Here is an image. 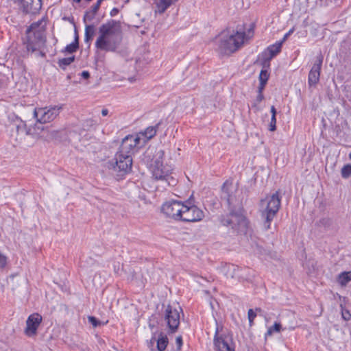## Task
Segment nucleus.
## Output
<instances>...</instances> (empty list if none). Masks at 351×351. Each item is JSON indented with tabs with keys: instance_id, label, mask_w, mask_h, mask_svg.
<instances>
[{
	"instance_id": "7c9ffc66",
	"label": "nucleus",
	"mask_w": 351,
	"mask_h": 351,
	"mask_svg": "<svg viewBox=\"0 0 351 351\" xmlns=\"http://www.w3.org/2000/svg\"><path fill=\"white\" fill-rule=\"evenodd\" d=\"M247 316H248L250 325L252 326L253 324L254 319L256 316V313L252 309H249L248 312H247Z\"/></svg>"
},
{
	"instance_id": "e433bc0d",
	"label": "nucleus",
	"mask_w": 351,
	"mask_h": 351,
	"mask_svg": "<svg viewBox=\"0 0 351 351\" xmlns=\"http://www.w3.org/2000/svg\"><path fill=\"white\" fill-rule=\"evenodd\" d=\"M293 31H294V28H292L291 29H290V30H289V32H287V33L284 36V37H283L282 40L280 42H282V43L283 42H285V41L287 39V38H288V37H289V36H290V35L293 32Z\"/></svg>"
},
{
	"instance_id": "dca6fc26",
	"label": "nucleus",
	"mask_w": 351,
	"mask_h": 351,
	"mask_svg": "<svg viewBox=\"0 0 351 351\" xmlns=\"http://www.w3.org/2000/svg\"><path fill=\"white\" fill-rule=\"evenodd\" d=\"M21 8L25 13L35 14L42 6L41 0H20Z\"/></svg>"
},
{
	"instance_id": "c9c22d12",
	"label": "nucleus",
	"mask_w": 351,
	"mask_h": 351,
	"mask_svg": "<svg viewBox=\"0 0 351 351\" xmlns=\"http://www.w3.org/2000/svg\"><path fill=\"white\" fill-rule=\"evenodd\" d=\"M271 328H273V331L280 332V330L281 329V325H280V324L276 322L274 324V326H271Z\"/></svg>"
},
{
	"instance_id": "bb28decb",
	"label": "nucleus",
	"mask_w": 351,
	"mask_h": 351,
	"mask_svg": "<svg viewBox=\"0 0 351 351\" xmlns=\"http://www.w3.org/2000/svg\"><path fill=\"white\" fill-rule=\"evenodd\" d=\"M341 173L343 178H348L351 176V165H344L341 169Z\"/></svg>"
},
{
	"instance_id": "09e8293b",
	"label": "nucleus",
	"mask_w": 351,
	"mask_h": 351,
	"mask_svg": "<svg viewBox=\"0 0 351 351\" xmlns=\"http://www.w3.org/2000/svg\"><path fill=\"white\" fill-rule=\"evenodd\" d=\"M102 1H103L102 0H97V3L95 4L100 7Z\"/></svg>"
},
{
	"instance_id": "f3484780",
	"label": "nucleus",
	"mask_w": 351,
	"mask_h": 351,
	"mask_svg": "<svg viewBox=\"0 0 351 351\" xmlns=\"http://www.w3.org/2000/svg\"><path fill=\"white\" fill-rule=\"evenodd\" d=\"M234 188L232 183L228 182H224L221 187V198L226 200L229 206L234 203Z\"/></svg>"
},
{
	"instance_id": "473e14b6",
	"label": "nucleus",
	"mask_w": 351,
	"mask_h": 351,
	"mask_svg": "<svg viewBox=\"0 0 351 351\" xmlns=\"http://www.w3.org/2000/svg\"><path fill=\"white\" fill-rule=\"evenodd\" d=\"M88 322L94 326L97 327L101 324V322L97 320L95 317L93 316H88Z\"/></svg>"
},
{
	"instance_id": "b1692460",
	"label": "nucleus",
	"mask_w": 351,
	"mask_h": 351,
	"mask_svg": "<svg viewBox=\"0 0 351 351\" xmlns=\"http://www.w3.org/2000/svg\"><path fill=\"white\" fill-rule=\"evenodd\" d=\"M281 47L282 42L280 41L268 47L267 49L270 53V58H273L280 51Z\"/></svg>"
},
{
	"instance_id": "6ab92c4d",
	"label": "nucleus",
	"mask_w": 351,
	"mask_h": 351,
	"mask_svg": "<svg viewBox=\"0 0 351 351\" xmlns=\"http://www.w3.org/2000/svg\"><path fill=\"white\" fill-rule=\"evenodd\" d=\"M158 126V124L155 126L148 127L144 132L138 133L137 135H139L141 138V142L145 141V144L147 141L153 138L156 134Z\"/></svg>"
},
{
	"instance_id": "4be33fe9",
	"label": "nucleus",
	"mask_w": 351,
	"mask_h": 351,
	"mask_svg": "<svg viewBox=\"0 0 351 351\" xmlns=\"http://www.w3.org/2000/svg\"><path fill=\"white\" fill-rule=\"evenodd\" d=\"M351 280V271H343L338 276V281L341 286H346Z\"/></svg>"
},
{
	"instance_id": "cd10ccee",
	"label": "nucleus",
	"mask_w": 351,
	"mask_h": 351,
	"mask_svg": "<svg viewBox=\"0 0 351 351\" xmlns=\"http://www.w3.org/2000/svg\"><path fill=\"white\" fill-rule=\"evenodd\" d=\"M78 47H79V43L77 41V40H74L73 43L68 45L65 47V51H67L69 53L75 52L78 49Z\"/></svg>"
},
{
	"instance_id": "864d4df0",
	"label": "nucleus",
	"mask_w": 351,
	"mask_h": 351,
	"mask_svg": "<svg viewBox=\"0 0 351 351\" xmlns=\"http://www.w3.org/2000/svg\"><path fill=\"white\" fill-rule=\"evenodd\" d=\"M149 153H150V154H152V150H149V149L148 151H147L146 154H149Z\"/></svg>"
},
{
	"instance_id": "a211bd4d",
	"label": "nucleus",
	"mask_w": 351,
	"mask_h": 351,
	"mask_svg": "<svg viewBox=\"0 0 351 351\" xmlns=\"http://www.w3.org/2000/svg\"><path fill=\"white\" fill-rule=\"evenodd\" d=\"M219 328L218 326L215 330V335L214 337V345L218 351H234L228 343L221 337H218Z\"/></svg>"
},
{
	"instance_id": "c85d7f7f",
	"label": "nucleus",
	"mask_w": 351,
	"mask_h": 351,
	"mask_svg": "<svg viewBox=\"0 0 351 351\" xmlns=\"http://www.w3.org/2000/svg\"><path fill=\"white\" fill-rule=\"evenodd\" d=\"M269 74L266 70H261L259 75L260 82H267L268 80Z\"/></svg>"
},
{
	"instance_id": "de8ad7c7",
	"label": "nucleus",
	"mask_w": 351,
	"mask_h": 351,
	"mask_svg": "<svg viewBox=\"0 0 351 351\" xmlns=\"http://www.w3.org/2000/svg\"><path fill=\"white\" fill-rule=\"evenodd\" d=\"M155 341H156V338H155V337L154 336V337L152 338V339L150 340V344H151V345H153V344L154 343Z\"/></svg>"
},
{
	"instance_id": "ea45409f",
	"label": "nucleus",
	"mask_w": 351,
	"mask_h": 351,
	"mask_svg": "<svg viewBox=\"0 0 351 351\" xmlns=\"http://www.w3.org/2000/svg\"><path fill=\"white\" fill-rule=\"evenodd\" d=\"M264 99V96L263 93L258 92V95L256 97V101L260 103Z\"/></svg>"
},
{
	"instance_id": "9b49d317",
	"label": "nucleus",
	"mask_w": 351,
	"mask_h": 351,
	"mask_svg": "<svg viewBox=\"0 0 351 351\" xmlns=\"http://www.w3.org/2000/svg\"><path fill=\"white\" fill-rule=\"evenodd\" d=\"M184 204V202L178 200L168 201L162 204L161 211L167 217L182 221Z\"/></svg>"
},
{
	"instance_id": "8fccbe9b",
	"label": "nucleus",
	"mask_w": 351,
	"mask_h": 351,
	"mask_svg": "<svg viewBox=\"0 0 351 351\" xmlns=\"http://www.w3.org/2000/svg\"><path fill=\"white\" fill-rule=\"evenodd\" d=\"M73 1H75V2H77V3H80L81 1V0H73ZM85 1H87V2H90L92 0H85Z\"/></svg>"
},
{
	"instance_id": "79ce46f5",
	"label": "nucleus",
	"mask_w": 351,
	"mask_h": 351,
	"mask_svg": "<svg viewBox=\"0 0 351 351\" xmlns=\"http://www.w3.org/2000/svg\"><path fill=\"white\" fill-rule=\"evenodd\" d=\"M119 13V9L117 8H114L111 11H110V16H116L117 14Z\"/></svg>"
},
{
	"instance_id": "393cba45",
	"label": "nucleus",
	"mask_w": 351,
	"mask_h": 351,
	"mask_svg": "<svg viewBox=\"0 0 351 351\" xmlns=\"http://www.w3.org/2000/svg\"><path fill=\"white\" fill-rule=\"evenodd\" d=\"M74 60H75L74 56H70L68 58H64L62 59H59L58 62V64L60 68L65 69L66 66L71 64L74 61Z\"/></svg>"
},
{
	"instance_id": "1a4fd4ad",
	"label": "nucleus",
	"mask_w": 351,
	"mask_h": 351,
	"mask_svg": "<svg viewBox=\"0 0 351 351\" xmlns=\"http://www.w3.org/2000/svg\"><path fill=\"white\" fill-rule=\"evenodd\" d=\"M62 109V106L36 108L34 111V117L40 123L51 122L59 115Z\"/></svg>"
},
{
	"instance_id": "5fc2aeb1",
	"label": "nucleus",
	"mask_w": 351,
	"mask_h": 351,
	"mask_svg": "<svg viewBox=\"0 0 351 351\" xmlns=\"http://www.w3.org/2000/svg\"><path fill=\"white\" fill-rule=\"evenodd\" d=\"M349 158L351 160V152L349 154Z\"/></svg>"
},
{
	"instance_id": "ddd939ff",
	"label": "nucleus",
	"mask_w": 351,
	"mask_h": 351,
	"mask_svg": "<svg viewBox=\"0 0 351 351\" xmlns=\"http://www.w3.org/2000/svg\"><path fill=\"white\" fill-rule=\"evenodd\" d=\"M14 127L16 132V140L19 143L27 144L28 139L30 137L35 138L38 136V134L32 132V129H27L25 123L22 120L14 124Z\"/></svg>"
},
{
	"instance_id": "7ed1b4c3",
	"label": "nucleus",
	"mask_w": 351,
	"mask_h": 351,
	"mask_svg": "<svg viewBox=\"0 0 351 351\" xmlns=\"http://www.w3.org/2000/svg\"><path fill=\"white\" fill-rule=\"evenodd\" d=\"M280 202L278 191L272 195H267L260 200L258 210L263 221L264 228L266 230L270 228L271 223L280 208Z\"/></svg>"
},
{
	"instance_id": "39448f33",
	"label": "nucleus",
	"mask_w": 351,
	"mask_h": 351,
	"mask_svg": "<svg viewBox=\"0 0 351 351\" xmlns=\"http://www.w3.org/2000/svg\"><path fill=\"white\" fill-rule=\"evenodd\" d=\"M43 21L33 23L26 31L27 49L34 51L45 42L44 27H40Z\"/></svg>"
},
{
	"instance_id": "aec40b11",
	"label": "nucleus",
	"mask_w": 351,
	"mask_h": 351,
	"mask_svg": "<svg viewBox=\"0 0 351 351\" xmlns=\"http://www.w3.org/2000/svg\"><path fill=\"white\" fill-rule=\"evenodd\" d=\"M24 282L25 279L23 277H20L18 274L10 275L8 279V283L12 290H15L19 288L21 284L24 283Z\"/></svg>"
},
{
	"instance_id": "5701e85b",
	"label": "nucleus",
	"mask_w": 351,
	"mask_h": 351,
	"mask_svg": "<svg viewBox=\"0 0 351 351\" xmlns=\"http://www.w3.org/2000/svg\"><path fill=\"white\" fill-rule=\"evenodd\" d=\"M168 345V338L167 336L160 333V337L157 339V348L159 351H164Z\"/></svg>"
},
{
	"instance_id": "4468645a",
	"label": "nucleus",
	"mask_w": 351,
	"mask_h": 351,
	"mask_svg": "<svg viewBox=\"0 0 351 351\" xmlns=\"http://www.w3.org/2000/svg\"><path fill=\"white\" fill-rule=\"evenodd\" d=\"M43 320L42 316L38 313L30 315L26 321V327L24 332L27 337H34L37 335V330Z\"/></svg>"
},
{
	"instance_id": "f704fd0d",
	"label": "nucleus",
	"mask_w": 351,
	"mask_h": 351,
	"mask_svg": "<svg viewBox=\"0 0 351 351\" xmlns=\"http://www.w3.org/2000/svg\"><path fill=\"white\" fill-rule=\"evenodd\" d=\"M342 317L344 320L348 321L351 319V314L348 310L342 311Z\"/></svg>"
},
{
	"instance_id": "0eeeda50",
	"label": "nucleus",
	"mask_w": 351,
	"mask_h": 351,
	"mask_svg": "<svg viewBox=\"0 0 351 351\" xmlns=\"http://www.w3.org/2000/svg\"><path fill=\"white\" fill-rule=\"evenodd\" d=\"M145 145V141L141 142L139 135H128L121 141L117 152L132 158L137 149Z\"/></svg>"
},
{
	"instance_id": "2f4dec72",
	"label": "nucleus",
	"mask_w": 351,
	"mask_h": 351,
	"mask_svg": "<svg viewBox=\"0 0 351 351\" xmlns=\"http://www.w3.org/2000/svg\"><path fill=\"white\" fill-rule=\"evenodd\" d=\"M7 265V257L0 252V269H3Z\"/></svg>"
},
{
	"instance_id": "6e6552de",
	"label": "nucleus",
	"mask_w": 351,
	"mask_h": 351,
	"mask_svg": "<svg viewBox=\"0 0 351 351\" xmlns=\"http://www.w3.org/2000/svg\"><path fill=\"white\" fill-rule=\"evenodd\" d=\"M110 168L123 176L130 172L132 166V158L117 152L114 158L109 162Z\"/></svg>"
},
{
	"instance_id": "f257e3e1",
	"label": "nucleus",
	"mask_w": 351,
	"mask_h": 351,
	"mask_svg": "<svg viewBox=\"0 0 351 351\" xmlns=\"http://www.w3.org/2000/svg\"><path fill=\"white\" fill-rule=\"evenodd\" d=\"M122 40L123 31L121 22L110 20L99 27L95 47L106 52H115Z\"/></svg>"
},
{
	"instance_id": "72a5a7b5",
	"label": "nucleus",
	"mask_w": 351,
	"mask_h": 351,
	"mask_svg": "<svg viewBox=\"0 0 351 351\" xmlns=\"http://www.w3.org/2000/svg\"><path fill=\"white\" fill-rule=\"evenodd\" d=\"M276 118L274 117V116H271V121L269 124V130L270 131H275L276 129Z\"/></svg>"
},
{
	"instance_id": "c03bdc74",
	"label": "nucleus",
	"mask_w": 351,
	"mask_h": 351,
	"mask_svg": "<svg viewBox=\"0 0 351 351\" xmlns=\"http://www.w3.org/2000/svg\"><path fill=\"white\" fill-rule=\"evenodd\" d=\"M271 116H274V117H276V108H275V107L274 106H272L271 107Z\"/></svg>"
},
{
	"instance_id": "f03ea898",
	"label": "nucleus",
	"mask_w": 351,
	"mask_h": 351,
	"mask_svg": "<svg viewBox=\"0 0 351 351\" xmlns=\"http://www.w3.org/2000/svg\"><path fill=\"white\" fill-rule=\"evenodd\" d=\"M164 151L159 149L155 152V155L151 164V171L153 178L160 182V186L165 190L167 186H173L177 184L178 179L173 169L168 165H164Z\"/></svg>"
},
{
	"instance_id": "6e6d98bb",
	"label": "nucleus",
	"mask_w": 351,
	"mask_h": 351,
	"mask_svg": "<svg viewBox=\"0 0 351 351\" xmlns=\"http://www.w3.org/2000/svg\"><path fill=\"white\" fill-rule=\"evenodd\" d=\"M149 327L152 328L154 327V326L152 324H149Z\"/></svg>"
},
{
	"instance_id": "58836bf2",
	"label": "nucleus",
	"mask_w": 351,
	"mask_h": 351,
	"mask_svg": "<svg viewBox=\"0 0 351 351\" xmlns=\"http://www.w3.org/2000/svg\"><path fill=\"white\" fill-rule=\"evenodd\" d=\"M176 341V344H177L178 348H180L182 345V337L181 336L177 337Z\"/></svg>"
},
{
	"instance_id": "20e7f679",
	"label": "nucleus",
	"mask_w": 351,
	"mask_h": 351,
	"mask_svg": "<svg viewBox=\"0 0 351 351\" xmlns=\"http://www.w3.org/2000/svg\"><path fill=\"white\" fill-rule=\"evenodd\" d=\"M245 39L244 32L223 31L217 38L219 50L221 53H232L243 45Z\"/></svg>"
},
{
	"instance_id": "4c0bfd02",
	"label": "nucleus",
	"mask_w": 351,
	"mask_h": 351,
	"mask_svg": "<svg viewBox=\"0 0 351 351\" xmlns=\"http://www.w3.org/2000/svg\"><path fill=\"white\" fill-rule=\"evenodd\" d=\"M99 9V6L95 4L93 7H92V10H91V12H92V16H94L96 13L97 12L98 10Z\"/></svg>"
},
{
	"instance_id": "37998d69",
	"label": "nucleus",
	"mask_w": 351,
	"mask_h": 351,
	"mask_svg": "<svg viewBox=\"0 0 351 351\" xmlns=\"http://www.w3.org/2000/svg\"><path fill=\"white\" fill-rule=\"evenodd\" d=\"M266 83L267 82H260V84L258 86V92L263 93V90L264 89Z\"/></svg>"
},
{
	"instance_id": "423d86ee",
	"label": "nucleus",
	"mask_w": 351,
	"mask_h": 351,
	"mask_svg": "<svg viewBox=\"0 0 351 351\" xmlns=\"http://www.w3.org/2000/svg\"><path fill=\"white\" fill-rule=\"evenodd\" d=\"M220 222L223 226L230 227L235 232L245 234L247 229V221L240 212L230 211L221 215Z\"/></svg>"
},
{
	"instance_id": "49530a36",
	"label": "nucleus",
	"mask_w": 351,
	"mask_h": 351,
	"mask_svg": "<svg viewBox=\"0 0 351 351\" xmlns=\"http://www.w3.org/2000/svg\"><path fill=\"white\" fill-rule=\"evenodd\" d=\"M108 110L107 109H103L101 110V114L103 116H106L108 114Z\"/></svg>"
},
{
	"instance_id": "a18cd8bd",
	"label": "nucleus",
	"mask_w": 351,
	"mask_h": 351,
	"mask_svg": "<svg viewBox=\"0 0 351 351\" xmlns=\"http://www.w3.org/2000/svg\"><path fill=\"white\" fill-rule=\"evenodd\" d=\"M273 328H269L267 332H266V336H270L272 335L273 333Z\"/></svg>"
},
{
	"instance_id": "2eb2a0df",
	"label": "nucleus",
	"mask_w": 351,
	"mask_h": 351,
	"mask_svg": "<svg viewBox=\"0 0 351 351\" xmlns=\"http://www.w3.org/2000/svg\"><path fill=\"white\" fill-rule=\"evenodd\" d=\"M322 62L323 56L319 55L317 57L316 60L308 73V84L309 86H315L319 82Z\"/></svg>"
},
{
	"instance_id": "412c9836",
	"label": "nucleus",
	"mask_w": 351,
	"mask_h": 351,
	"mask_svg": "<svg viewBox=\"0 0 351 351\" xmlns=\"http://www.w3.org/2000/svg\"><path fill=\"white\" fill-rule=\"evenodd\" d=\"M173 3L171 0H155V4L157 8L156 12L162 14Z\"/></svg>"
},
{
	"instance_id": "3c124183",
	"label": "nucleus",
	"mask_w": 351,
	"mask_h": 351,
	"mask_svg": "<svg viewBox=\"0 0 351 351\" xmlns=\"http://www.w3.org/2000/svg\"><path fill=\"white\" fill-rule=\"evenodd\" d=\"M255 311H256V312L260 313V312H261V311H262V310H261V308H255Z\"/></svg>"
},
{
	"instance_id": "a878e982",
	"label": "nucleus",
	"mask_w": 351,
	"mask_h": 351,
	"mask_svg": "<svg viewBox=\"0 0 351 351\" xmlns=\"http://www.w3.org/2000/svg\"><path fill=\"white\" fill-rule=\"evenodd\" d=\"M94 35L93 25H86L85 28V41L88 42Z\"/></svg>"
},
{
	"instance_id": "f8f14e48",
	"label": "nucleus",
	"mask_w": 351,
	"mask_h": 351,
	"mask_svg": "<svg viewBox=\"0 0 351 351\" xmlns=\"http://www.w3.org/2000/svg\"><path fill=\"white\" fill-rule=\"evenodd\" d=\"M181 311L182 308L180 307H178V309L171 305H168L165 309V320L167 322L169 332L171 333L176 332L178 328L180 319V313Z\"/></svg>"
},
{
	"instance_id": "9d476101",
	"label": "nucleus",
	"mask_w": 351,
	"mask_h": 351,
	"mask_svg": "<svg viewBox=\"0 0 351 351\" xmlns=\"http://www.w3.org/2000/svg\"><path fill=\"white\" fill-rule=\"evenodd\" d=\"M204 217V211L197 206L192 204L191 199L184 202L182 221L184 222H197Z\"/></svg>"
},
{
	"instance_id": "4d7b16f0",
	"label": "nucleus",
	"mask_w": 351,
	"mask_h": 351,
	"mask_svg": "<svg viewBox=\"0 0 351 351\" xmlns=\"http://www.w3.org/2000/svg\"><path fill=\"white\" fill-rule=\"evenodd\" d=\"M173 1V3H175L176 1H177L178 0H171Z\"/></svg>"
},
{
	"instance_id": "a19ab883",
	"label": "nucleus",
	"mask_w": 351,
	"mask_h": 351,
	"mask_svg": "<svg viewBox=\"0 0 351 351\" xmlns=\"http://www.w3.org/2000/svg\"><path fill=\"white\" fill-rule=\"evenodd\" d=\"M81 76L84 78V79H88L90 77V73L88 71H82V73H81Z\"/></svg>"
},
{
	"instance_id": "603ef678",
	"label": "nucleus",
	"mask_w": 351,
	"mask_h": 351,
	"mask_svg": "<svg viewBox=\"0 0 351 351\" xmlns=\"http://www.w3.org/2000/svg\"><path fill=\"white\" fill-rule=\"evenodd\" d=\"M78 42V35L77 34V32H75V40H76Z\"/></svg>"
},
{
	"instance_id": "c756f323",
	"label": "nucleus",
	"mask_w": 351,
	"mask_h": 351,
	"mask_svg": "<svg viewBox=\"0 0 351 351\" xmlns=\"http://www.w3.org/2000/svg\"><path fill=\"white\" fill-rule=\"evenodd\" d=\"M319 224L325 228H328L332 225V220L329 218H323L319 221Z\"/></svg>"
}]
</instances>
